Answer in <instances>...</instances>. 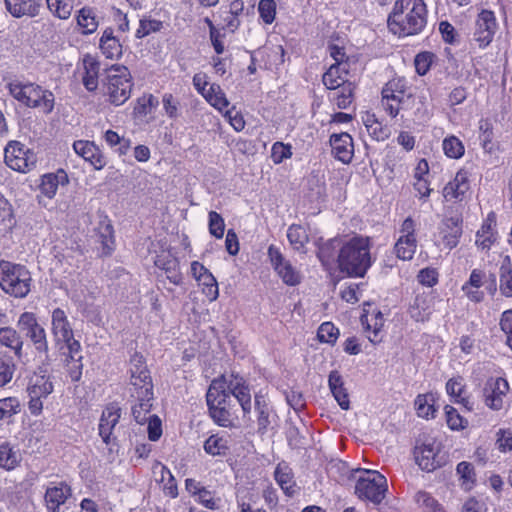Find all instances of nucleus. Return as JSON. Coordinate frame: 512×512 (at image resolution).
<instances>
[{
  "mask_svg": "<svg viewBox=\"0 0 512 512\" xmlns=\"http://www.w3.org/2000/svg\"><path fill=\"white\" fill-rule=\"evenodd\" d=\"M336 248H339L337 261L340 271L351 277H364L372 264L369 239L355 236L343 243L341 239H331L320 247V260L329 261L332 258L331 250Z\"/></svg>",
  "mask_w": 512,
  "mask_h": 512,
  "instance_id": "1",
  "label": "nucleus"
},
{
  "mask_svg": "<svg viewBox=\"0 0 512 512\" xmlns=\"http://www.w3.org/2000/svg\"><path fill=\"white\" fill-rule=\"evenodd\" d=\"M427 24V8L424 0H397L388 16L390 32L398 37L418 35Z\"/></svg>",
  "mask_w": 512,
  "mask_h": 512,
  "instance_id": "2",
  "label": "nucleus"
},
{
  "mask_svg": "<svg viewBox=\"0 0 512 512\" xmlns=\"http://www.w3.org/2000/svg\"><path fill=\"white\" fill-rule=\"evenodd\" d=\"M9 94L19 103L28 108H42L45 114L54 109V94L34 82L12 80L6 85Z\"/></svg>",
  "mask_w": 512,
  "mask_h": 512,
  "instance_id": "3",
  "label": "nucleus"
},
{
  "mask_svg": "<svg viewBox=\"0 0 512 512\" xmlns=\"http://www.w3.org/2000/svg\"><path fill=\"white\" fill-rule=\"evenodd\" d=\"M32 277L26 266L0 261V288L14 298H25L31 291Z\"/></svg>",
  "mask_w": 512,
  "mask_h": 512,
  "instance_id": "4",
  "label": "nucleus"
},
{
  "mask_svg": "<svg viewBox=\"0 0 512 512\" xmlns=\"http://www.w3.org/2000/svg\"><path fill=\"white\" fill-rule=\"evenodd\" d=\"M103 85L104 93L111 104L116 106L124 104L130 98L133 87L129 69L123 65H112L106 69Z\"/></svg>",
  "mask_w": 512,
  "mask_h": 512,
  "instance_id": "5",
  "label": "nucleus"
},
{
  "mask_svg": "<svg viewBox=\"0 0 512 512\" xmlns=\"http://www.w3.org/2000/svg\"><path fill=\"white\" fill-rule=\"evenodd\" d=\"M413 454L416 464L426 472H432L445 464L440 443L430 436L423 435L417 439Z\"/></svg>",
  "mask_w": 512,
  "mask_h": 512,
  "instance_id": "6",
  "label": "nucleus"
},
{
  "mask_svg": "<svg viewBox=\"0 0 512 512\" xmlns=\"http://www.w3.org/2000/svg\"><path fill=\"white\" fill-rule=\"evenodd\" d=\"M355 485V494L361 500H367L378 505L385 498L387 491L386 478L375 470H364Z\"/></svg>",
  "mask_w": 512,
  "mask_h": 512,
  "instance_id": "7",
  "label": "nucleus"
},
{
  "mask_svg": "<svg viewBox=\"0 0 512 512\" xmlns=\"http://www.w3.org/2000/svg\"><path fill=\"white\" fill-rule=\"evenodd\" d=\"M54 386L51 376L39 368L29 380L27 392L29 397L28 408L32 415H39L43 409L42 399H46L52 392Z\"/></svg>",
  "mask_w": 512,
  "mask_h": 512,
  "instance_id": "8",
  "label": "nucleus"
},
{
  "mask_svg": "<svg viewBox=\"0 0 512 512\" xmlns=\"http://www.w3.org/2000/svg\"><path fill=\"white\" fill-rule=\"evenodd\" d=\"M5 163L11 169L26 173L35 167L37 158L33 151L18 141H10L5 148Z\"/></svg>",
  "mask_w": 512,
  "mask_h": 512,
  "instance_id": "9",
  "label": "nucleus"
},
{
  "mask_svg": "<svg viewBox=\"0 0 512 512\" xmlns=\"http://www.w3.org/2000/svg\"><path fill=\"white\" fill-rule=\"evenodd\" d=\"M18 326L25 332L27 338L33 343L39 353L48 357V341L45 329L38 323L34 313L24 312L20 315Z\"/></svg>",
  "mask_w": 512,
  "mask_h": 512,
  "instance_id": "10",
  "label": "nucleus"
},
{
  "mask_svg": "<svg viewBox=\"0 0 512 512\" xmlns=\"http://www.w3.org/2000/svg\"><path fill=\"white\" fill-rule=\"evenodd\" d=\"M52 334L59 351L72 346V342H78L74 339L73 329L64 310L56 308L51 316Z\"/></svg>",
  "mask_w": 512,
  "mask_h": 512,
  "instance_id": "11",
  "label": "nucleus"
},
{
  "mask_svg": "<svg viewBox=\"0 0 512 512\" xmlns=\"http://www.w3.org/2000/svg\"><path fill=\"white\" fill-rule=\"evenodd\" d=\"M270 262L283 282L289 286H296L301 282V274L284 258L282 253L274 245L268 248Z\"/></svg>",
  "mask_w": 512,
  "mask_h": 512,
  "instance_id": "12",
  "label": "nucleus"
},
{
  "mask_svg": "<svg viewBox=\"0 0 512 512\" xmlns=\"http://www.w3.org/2000/svg\"><path fill=\"white\" fill-rule=\"evenodd\" d=\"M130 372L131 384L140 390V396H152V379L141 355L134 354L132 356Z\"/></svg>",
  "mask_w": 512,
  "mask_h": 512,
  "instance_id": "13",
  "label": "nucleus"
},
{
  "mask_svg": "<svg viewBox=\"0 0 512 512\" xmlns=\"http://www.w3.org/2000/svg\"><path fill=\"white\" fill-rule=\"evenodd\" d=\"M508 390L509 384L504 378H489L483 389L485 405L494 411L501 410Z\"/></svg>",
  "mask_w": 512,
  "mask_h": 512,
  "instance_id": "14",
  "label": "nucleus"
},
{
  "mask_svg": "<svg viewBox=\"0 0 512 512\" xmlns=\"http://www.w3.org/2000/svg\"><path fill=\"white\" fill-rule=\"evenodd\" d=\"M497 29L495 15L490 10H482L477 17L475 24L474 40L479 47L488 46Z\"/></svg>",
  "mask_w": 512,
  "mask_h": 512,
  "instance_id": "15",
  "label": "nucleus"
},
{
  "mask_svg": "<svg viewBox=\"0 0 512 512\" xmlns=\"http://www.w3.org/2000/svg\"><path fill=\"white\" fill-rule=\"evenodd\" d=\"M65 356L64 363L66 372L73 382H78L82 377L83 363L81 345L79 342H72V346L60 351Z\"/></svg>",
  "mask_w": 512,
  "mask_h": 512,
  "instance_id": "16",
  "label": "nucleus"
},
{
  "mask_svg": "<svg viewBox=\"0 0 512 512\" xmlns=\"http://www.w3.org/2000/svg\"><path fill=\"white\" fill-rule=\"evenodd\" d=\"M121 417V409L115 405H108L102 412L99 421V435L105 444L112 442V432Z\"/></svg>",
  "mask_w": 512,
  "mask_h": 512,
  "instance_id": "17",
  "label": "nucleus"
},
{
  "mask_svg": "<svg viewBox=\"0 0 512 512\" xmlns=\"http://www.w3.org/2000/svg\"><path fill=\"white\" fill-rule=\"evenodd\" d=\"M332 152L338 160L343 163H350L354 154L352 137L346 133L332 134L330 136Z\"/></svg>",
  "mask_w": 512,
  "mask_h": 512,
  "instance_id": "18",
  "label": "nucleus"
},
{
  "mask_svg": "<svg viewBox=\"0 0 512 512\" xmlns=\"http://www.w3.org/2000/svg\"><path fill=\"white\" fill-rule=\"evenodd\" d=\"M469 190L468 173L460 170L453 180L448 182L443 189V197L446 201H462Z\"/></svg>",
  "mask_w": 512,
  "mask_h": 512,
  "instance_id": "19",
  "label": "nucleus"
},
{
  "mask_svg": "<svg viewBox=\"0 0 512 512\" xmlns=\"http://www.w3.org/2000/svg\"><path fill=\"white\" fill-rule=\"evenodd\" d=\"M75 153L88 161L95 169L100 170L106 165L104 156L93 142L78 140L73 143Z\"/></svg>",
  "mask_w": 512,
  "mask_h": 512,
  "instance_id": "20",
  "label": "nucleus"
},
{
  "mask_svg": "<svg viewBox=\"0 0 512 512\" xmlns=\"http://www.w3.org/2000/svg\"><path fill=\"white\" fill-rule=\"evenodd\" d=\"M462 220L458 217L445 219L440 226V234L444 246L452 250L455 248L462 236Z\"/></svg>",
  "mask_w": 512,
  "mask_h": 512,
  "instance_id": "21",
  "label": "nucleus"
},
{
  "mask_svg": "<svg viewBox=\"0 0 512 512\" xmlns=\"http://www.w3.org/2000/svg\"><path fill=\"white\" fill-rule=\"evenodd\" d=\"M71 495V487L64 482H60L55 486L48 487L45 492V502L47 509L50 512H59L60 506L64 504L66 500L71 497Z\"/></svg>",
  "mask_w": 512,
  "mask_h": 512,
  "instance_id": "22",
  "label": "nucleus"
},
{
  "mask_svg": "<svg viewBox=\"0 0 512 512\" xmlns=\"http://www.w3.org/2000/svg\"><path fill=\"white\" fill-rule=\"evenodd\" d=\"M154 264L165 272L166 278L174 285L179 286L183 283V275L180 272L179 261L176 257L170 254L158 255Z\"/></svg>",
  "mask_w": 512,
  "mask_h": 512,
  "instance_id": "23",
  "label": "nucleus"
},
{
  "mask_svg": "<svg viewBox=\"0 0 512 512\" xmlns=\"http://www.w3.org/2000/svg\"><path fill=\"white\" fill-rule=\"evenodd\" d=\"M226 382L221 380H213L206 394L208 407H225L227 408L230 393L226 390Z\"/></svg>",
  "mask_w": 512,
  "mask_h": 512,
  "instance_id": "24",
  "label": "nucleus"
},
{
  "mask_svg": "<svg viewBox=\"0 0 512 512\" xmlns=\"http://www.w3.org/2000/svg\"><path fill=\"white\" fill-rule=\"evenodd\" d=\"M328 385L335 400L343 410L350 408L349 396L344 381L340 373L336 370L330 372L328 377Z\"/></svg>",
  "mask_w": 512,
  "mask_h": 512,
  "instance_id": "25",
  "label": "nucleus"
},
{
  "mask_svg": "<svg viewBox=\"0 0 512 512\" xmlns=\"http://www.w3.org/2000/svg\"><path fill=\"white\" fill-rule=\"evenodd\" d=\"M23 339L14 328H0V346L9 349L18 359L22 357Z\"/></svg>",
  "mask_w": 512,
  "mask_h": 512,
  "instance_id": "26",
  "label": "nucleus"
},
{
  "mask_svg": "<svg viewBox=\"0 0 512 512\" xmlns=\"http://www.w3.org/2000/svg\"><path fill=\"white\" fill-rule=\"evenodd\" d=\"M99 48L102 54L108 59H118L122 55V45L113 35L112 28L104 30L99 41Z\"/></svg>",
  "mask_w": 512,
  "mask_h": 512,
  "instance_id": "27",
  "label": "nucleus"
},
{
  "mask_svg": "<svg viewBox=\"0 0 512 512\" xmlns=\"http://www.w3.org/2000/svg\"><path fill=\"white\" fill-rule=\"evenodd\" d=\"M274 477L278 485L287 496H293L296 493V483L292 469L284 462L277 465Z\"/></svg>",
  "mask_w": 512,
  "mask_h": 512,
  "instance_id": "28",
  "label": "nucleus"
},
{
  "mask_svg": "<svg viewBox=\"0 0 512 512\" xmlns=\"http://www.w3.org/2000/svg\"><path fill=\"white\" fill-rule=\"evenodd\" d=\"M68 183V176L63 170H59L56 174H45L41 178L39 189L43 195L51 199L55 196L58 186Z\"/></svg>",
  "mask_w": 512,
  "mask_h": 512,
  "instance_id": "29",
  "label": "nucleus"
},
{
  "mask_svg": "<svg viewBox=\"0 0 512 512\" xmlns=\"http://www.w3.org/2000/svg\"><path fill=\"white\" fill-rule=\"evenodd\" d=\"M22 460L20 450L9 442L0 444V468L7 471L15 469Z\"/></svg>",
  "mask_w": 512,
  "mask_h": 512,
  "instance_id": "30",
  "label": "nucleus"
},
{
  "mask_svg": "<svg viewBox=\"0 0 512 512\" xmlns=\"http://www.w3.org/2000/svg\"><path fill=\"white\" fill-rule=\"evenodd\" d=\"M462 378H452L446 383L447 393L454 398L455 403L462 404L468 411L473 410V403L468 397L463 396L465 385Z\"/></svg>",
  "mask_w": 512,
  "mask_h": 512,
  "instance_id": "31",
  "label": "nucleus"
},
{
  "mask_svg": "<svg viewBox=\"0 0 512 512\" xmlns=\"http://www.w3.org/2000/svg\"><path fill=\"white\" fill-rule=\"evenodd\" d=\"M348 69L340 67V65H331L330 68L323 74L322 81L327 89H338L342 84L347 82L342 74H347Z\"/></svg>",
  "mask_w": 512,
  "mask_h": 512,
  "instance_id": "32",
  "label": "nucleus"
},
{
  "mask_svg": "<svg viewBox=\"0 0 512 512\" xmlns=\"http://www.w3.org/2000/svg\"><path fill=\"white\" fill-rule=\"evenodd\" d=\"M382 99L381 104L384 110L391 116L396 117L401 109V105L404 102L405 96L410 97L407 93L398 94L396 92H381Z\"/></svg>",
  "mask_w": 512,
  "mask_h": 512,
  "instance_id": "33",
  "label": "nucleus"
},
{
  "mask_svg": "<svg viewBox=\"0 0 512 512\" xmlns=\"http://www.w3.org/2000/svg\"><path fill=\"white\" fill-rule=\"evenodd\" d=\"M84 68L83 85L88 91H95L98 87L99 62L92 57H87L84 59Z\"/></svg>",
  "mask_w": 512,
  "mask_h": 512,
  "instance_id": "34",
  "label": "nucleus"
},
{
  "mask_svg": "<svg viewBox=\"0 0 512 512\" xmlns=\"http://www.w3.org/2000/svg\"><path fill=\"white\" fill-rule=\"evenodd\" d=\"M77 24L82 29V34L88 35L94 33L99 25L94 11L89 7H83L78 11Z\"/></svg>",
  "mask_w": 512,
  "mask_h": 512,
  "instance_id": "35",
  "label": "nucleus"
},
{
  "mask_svg": "<svg viewBox=\"0 0 512 512\" xmlns=\"http://www.w3.org/2000/svg\"><path fill=\"white\" fill-rule=\"evenodd\" d=\"M500 291L505 297H512V264L506 256L500 266Z\"/></svg>",
  "mask_w": 512,
  "mask_h": 512,
  "instance_id": "36",
  "label": "nucleus"
},
{
  "mask_svg": "<svg viewBox=\"0 0 512 512\" xmlns=\"http://www.w3.org/2000/svg\"><path fill=\"white\" fill-rule=\"evenodd\" d=\"M203 96L219 111H223L229 105V101L227 100L225 93L218 84H211L209 89L203 93Z\"/></svg>",
  "mask_w": 512,
  "mask_h": 512,
  "instance_id": "37",
  "label": "nucleus"
},
{
  "mask_svg": "<svg viewBox=\"0 0 512 512\" xmlns=\"http://www.w3.org/2000/svg\"><path fill=\"white\" fill-rule=\"evenodd\" d=\"M434 396L433 394H420L415 399V407L418 416L423 418H434L436 409L434 407Z\"/></svg>",
  "mask_w": 512,
  "mask_h": 512,
  "instance_id": "38",
  "label": "nucleus"
},
{
  "mask_svg": "<svg viewBox=\"0 0 512 512\" xmlns=\"http://www.w3.org/2000/svg\"><path fill=\"white\" fill-rule=\"evenodd\" d=\"M362 325L364 326L365 332L368 334V339L373 344L380 343L382 338L380 336L381 329L383 327V317L380 312L375 315V322L373 325L370 324L367 316L361 317Z\"/></svg>",
  "mask_w": 512,
  "mask_h": 512,
  "instance_id": "39",
  "label": "nucleus"
},
{
  "mask_svg": "<svg viewBox=\"0 0 512 512\" xmlns=\"http://www.w3.org/2000/svg\"><path fill=\"white\" fill-rule=\"evenodd\" d=\"M417 247L416 238L400 237L395 244V253L399 259L410 260L413 258Z\"/></svg>",
  "mask_w": 512,
  "mask_h": 512,
  "instance_id": "40",
  "label": "nucleus"
},
{
  "mask_svg": "<svg viewBox=\"0 0 512 512\" xmlns=\"http://www.w3.org/2000/svg\"><path fill=\"white\" fill-rule=\"evenodd\" d=\"M99 239L103 246V253L109 255L113 250L114 244V230L113 226L107 222L103 221L99 224Z\"/></svg>",
  "mask_w": 512,
  "mask_h": 512,
  "instance_id": "41",
  "label": "nucleus"
},
{
  "mask_svg": "<svg viewBox=\"0 0 512 512\" xmlns=\"http://www.w3.org/2000/svg\"><path fill=\"white\" fill-rule=\"evenodd\" d=\"M415 501L426 512H446L443 506L425 491H418L415 495Z\"/></svg>",
  "mask_w": 512,
  "mask_h": 512,
  "instance_id": "42",
  "label": "nucleus"
},
{
  "mask_svg": "<svg viewBox=\"0 0 512 512\" xmlns=\"http://www.w3.org/2000/svg\"><path fill=\"white\" fill-rule=\"evenodd\" d=\"M204 450L213 456L225 455L228 450L227 440L217 435H211L204 443Z\"/></svg>",
  "mask_w": 512,
  "mask_h": 512,
  "instance_id": "43",
  "label": "nucleus"
},
{
  "mask_svg": "<svg viewBox=\"0 0 512 512\" xmlns=\"http://www.w3.org/2000/svg\"><path fill=\"white\" fill-rule=\"evenodd\" d=\"M287 237L290 244L296 250H300L308 242V236L305 229L300 225H291L287 231Z\"/></svg>",
  "mask_w": 512,
  "mask_h": 512,
  "instance_id": "44",
  "label": "nucleus"
},
{
  "mask_svg": "<svg viewBox=\"0 0 512 512\" xmlns=\"http://www.w3.org/2000/svg\"><path fill=\"white\" fill-rule=\"evenodd\" d=\"M335 97V103L339 109H347L353 101L354 85L352 82H345L340 87Z\"/></svg>",
  "mask_w": 512,
  "mask_h": 512,
  "instance_id": "45",
  "label": "nucleus"
},
{
  "mask_svg": "<svg viewBox=\"0 0 512 512\" xmlns=\"http://www.w3.org/2000/svg\"><path fill=\"white\" fill-rule=\"evenodd\" d=\"M443 150L449 158L458 159L464 154V145L455 136H450L443 141Z\"/></svg>",
  "mask_w": 512,
  "mask_h": 512,
  "instance_id": "46",
  "label": "nucleus"
},
{
  "mask_svg": "<svg viewBox=\"0 0 512 512\" xmlns=\"http://www.w3.org/2000/svg\"><path fill=\"white\" fill-rule=\"evenodd\" d=\"M425 298L417 296L409 308V314L417 322H424L429 319L430 311L425 306Z\"/></svg>",
  "mask_w": 512,
  "mask_h": 512,
  "instance_id": "47",
  "label": "nucleus"
},
{
  "mask_svg": "<svg viewBox=\"0 0 512 512\" xmlns=\"http://www.w3.org/2000/svg\"><path fill=\"white\" fill-rule=\"evenodd\" d=\"M339 336V330L331 322H324L320 325L317 337L320 342L334 344Z\"/></svg>",
  "mask_w": 512,
  "mask_h": 512,
  "instance_id": "48",
  "label": "nucleus"
},
{
  "mask_svg": "<svg viewBox=\"0 0 512 512\" xmlns=\"http://www.w3.org/2000/svg\"><path fill=\"white\" fill-rule=\"evenodd\" d=\"M445 415L447 425L451 430H461L468 425V421L452 406L447 405L445 407Z\"/></svg>",
  "mask_w": 512,
  "mask_h": 512,
  "instance_id": "49",
  "label": "nucleus"
},
{
  "mask_svg": "<svg viewBox=\"0 0 512 512\" xmlns=\"http://www.w3.org/2000/svg\"><path fill=\"white\" fill-rule=\"evenodd\" d=\"M163 24L159 20L155 19H141L139 27L136 30L135 37L138 39L144 38L151 33L158 32L161 30Z\"/></svg>",
  "mask_w": 512,
  "mask_h": 512,
  "instance_id": "50",
  "label": "nucleus"
},
{
  "mask_svg": "<svg viewBox=\"0 0 512 512\" xmlns=\"http://www.w3.org/2000/svg\"><path fill=\"white\" fill-rule=\"evenodd\" d=\"M49 10L60 19H68L72 12V5L63 0H46Z\"/></svg>",
  "mask_w": 512,
  "mask_h": 512,
  "instance_id": "51",
  "label": "nucleus"
},
{
  "mask_svg": "<svg viewBox=\"0 0 512 512\" xmlns=\"http://www.w3.org/2000/svg\"><path fill=\"white\" fill-rule=\"evenodd\" d=\"M208 216H209L208 226H209L210 234L218 239L222 238L224 235V230H225L224 219L222 218V216L219 213H217L215 211H210Z\"/></svg>",
  "mask_w": 512,
  "mask_h": 512,
  "instance_id": "52",
  "label": "nucleus"
},
{
  "mask_svg": "<svg viewBox=\"0 0 512 512\" xmlns=\"http://www.w3.org/2000/svg\"><path fill=\"white\" fill-rule=\"evenodd\" d=\"M42 0H24L21 6L16 8L14 5L15 17L19 18L24 15L35 16L38 14L39 7L41 6Z\"/></svg>",
  "mask_w": 512,
  "mask_h": 512,
  "instance_id": "53",
  "label": "nucleus"
},
{
  "mask_svg": "<svg viewBox=\"0 0 512 512\" xmlns=\"http://www.w3.org/2000/svg\"><path fill=\"white\" fill-rule=\"evenodd\" d=\"M15 364L10 358L0 356V387L8 384L14 375Z\"/></svg>",
  "mask_w": 512,
  "mask_h": 512,
  "instance_id": "54",
  "label": "nucleus"
},
{
  "mask_svg": "<svg viewBox=\"0 0 512 512\" xmlns=\"http://www.w3.org/2000/svg\"><path fill=\"white\" fill-rule=\"evenodd\" d=\"M138 397H140V392L138 393ZM151 397L152 396H141L142 401L132 408V414L137 423L142 424L148 420L146 414L150 411L151 408V404L149 402Z\"/></svg>",
  "mask_w": 512,
  "mask_h": 512,
  "instance_id": "55",
  "label": "nucleus"
},
{
  "mask_svg": "<svg viewBox=\"0 0 512 512\" xmlns=\"http://www.w3.org/2000/svg\"><path fill=\"white\" fill-rule=\"evenodd\" d=\"M19 402L16 398L8 397L0 399V420L7 419L18 413Z\"/></svg>",
  "mask_w": 512,
  "mask_h": 512,
  "instance_id": "56",
  "label": "nucleus"
},
{
  "mask_svg": "<svg viewBox=\"0 0 512 512\" xmlns=\"http://www.w3.org/2000/svg\"><path fill=\"white\" fill-rule=\"evenodd\" d=\"M260 17L266 24H271L275 19L276 3L274 0H261L258 5Z\"/></svg>",
  "mask_w": 512,
  "mask_h": 512,
  "instance_id": "57",
  "label": "nucleus"
},
{
  "mask_svg": "<svg viewBox=\"0 0 512 512\" xmlns=\"http://www.w3.org/2000/svg\"><path fill=\"white\" fill-rule=\"evenodd\" d=\"M230 394L237 399V401L242 407L244 414L250 413L252 408L251 394L247 384L245 386L240 387V389L231 392Z\"/></svg>",
  "mask_w": 512,
  "mask_h": 512,
  "instance_id": "58",
  "label": "nucleus"
},
{
  "mask_svg": "<svg viewBox=\"0 0 512 512\" xmlns=\"http://www.w3.org/2000/svg\"><path fill=\"white\" fill-rule=\"evenodd\" d=\"M457 474L463 480V484L468 485L467 488L471 487V484L475 482V471L471 463L462 461L456 467Z\"/></svg>",
  "mask_w": 512,
  "mask_h": 512,
  "instance_id": "59",
  "label": "nucleus"
},
{
  "mask_svg": "<svg viewBox=\"0 0 512 512\" xmlns=\"http://www.w3.org/2000/svg\"><path fill=\"white\" fill-rule=\"evenodd\" d=\"M367 130L377 141H384L390 136V129L382 125L377 119H372L371 124L367 125Z\"/></svg>",
  "mask_w": 512,
  "mask_h": 512,
  "instance_id": "60",
  "label": "nucleus"
},
{
  "mask_svg": "<svg viewBox=\"0 0 512 512\" xmlns=\"http://www.w3.org/2000/svg\"><path fill=\"white\" fill-rule=\"evenodd\" d=\"M292 155L291 146L282 142H276L272 146L271 158L275 164L281 163L283 160L290 158Z\"/></svg>",
  "mask_w": 512,
  "mask_h": 512,
  "instance_id": "61",
  "label": "nucleus"
},
{
  "mask_svg": "<svg viewBox=\"0 0 512 512\" xmlns=\"http://www.w3.org/2000/svg\"><path fill=\"white\" fill-rule=\"evenodd\" d=\"M0 221L6 228L14 225L12 206L8 200L0 193Z\"/></svg>",
  "mask_w": 512,
  "mask_h": 512,
  "instance_id": "62",
  "label": "nucleus"
},
{
  "mask_svg": "<svg viewBox=\"0 0 512 512\" xmlns=\"http://www.w3.org/2000/svg\"><path fill=\"white\" fill-rule=\"evenodd\" d=\"M255 406L258 411V426L260 430H265L269 425V413L262 396H255Z\"/></svg>",
  "mask_w": 512,
  "mask_h": 512,
  "instance_id": "63",
  "label": "nucleus"
},
{
  "mask_svg": "<svg viewBox=\"0 0 512 512\" xmlns=\"http://www.w3.org/2000/svg\"><path fill=\"white\" fill-rule=\"evenodd\" d=\"M500 327L506 335V344L512 350V310H506L502 313Z\"/></svg>",
  "mask_w": 512,
  "mask_h": 512,
  "instance_id": "64",
  "label": "nucleus"
}]
</instances>
